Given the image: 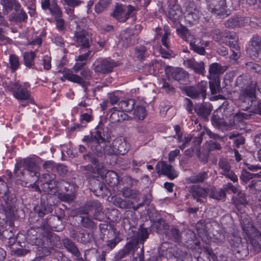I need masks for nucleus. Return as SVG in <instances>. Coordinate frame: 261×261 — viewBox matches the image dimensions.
Wrapping results in <instances>:
<instances>
[{
    "label": "nucleus",
    "instance_id": "1",
    "mask_svg": "<svg viewBox=\"0 0 261 261\" xmlns=\"http://www.w3.org/2000/svg\"><path fill=\"white\" fill-rule=\"evenodd\" d=\"M95 129L97 130L94 136L90 134L85 136L83 139V141L87 144L93 152V153L89 152L84 154L83 158L85 160L96 165V169L99 172V169L103 166L99 163L104 159V148L101 145V143H103L106 139H108V135L107 134L106 138H105V133L103 132L102 134L101 130H103L104 128L102 127L101 122Z\"/></svg>",
    "mask_w": 261,
    "mask_h": 261
},
{
    "label": "nucleus",
    "instance_id": "2",
    "mask_svg": "<svg viewBox=\"0 0 261 261\" xmlns=\"http://www.w3.org/2000/svg\"><path fill=\"white\" fill-rule=\"evenodd\" d=\"M236 86L241 88L239 96V106L244 111L248 110L255 99L256 83L251 82L246 76H239L236 82Z\"/></svg>",
    "mask_w": 261,
    "mask_h": 261
},
{
    "label": "nucleus",
    "instance_id": "3",
    "mask_svg": "<svg viewBox=\"0 0 261 261\" xmlns=\"http://www.w3.org/2000/svg\"><path fill=\"white\" fill-rule=\"evenodd\" d=\"M241 227L248 237L252 249L255 252L261 251V233L254 227L250 217L246 215L243 214L241 216Z\"/></svg>",
    "mask_w": 261,
    "mask_h": 261
},
{
    "label": "nucleus",
    "instance_id": "4",
    "mask_svg": "<svg viewBox=\"0 0 261 261\" xmlns=\"http://www.w3.org/2000/svg\"><path fill=\"white\" fill-rule=\"evenodd\" d=\"M208 83L207 81H201L195 86H189L185 88L186 95L192 99L203 100L205 99L207 95Z\"/></svg>",
    "mask_w": 261,
    "mask_h": 261
},
{
    "label": "nucleus",
    "instance_id": "5",
    "mask_svg": "<svg viewBox=\"0 0 261 261\" xmlns=\"http://www.w3.org/2000/svg\"><path fill=\"white\" fill-rule=\"evenodd\" d=\"M73 40L80 50H86L90 48L92 43V35L85 30L76 31L74 32Z\"/></svg>",
    "mask_w": 261,
    "mask_h": 261
},
{
    "label": "nucleus",
    "instance_id": "6",
    "mask_svg": "<svg viewBox=\"0 0 261 261\" xmlns=\"http://www.w3.org/2000/svg\"><path fill=\"white\" fill-rule=\"evenodd\" d=\"M30 85L28 83L23 85L14 83L8 87L9 91L12 93L13 96L19 100H26L29 99L31 95L28 90Z\"/></svg>",
    "mask_w": 261,
    "mask_h": 261
},
{
    "label": "nucleus",
    "instance_id": "7",
    "mask_svg": "<svg viewBox=\"0 0 261 261\" xmlns=\"http://www.w3.org/2000/svg\"><path fill=\"white\" fill-rule=\"evenodd\" d=\"M118 64L110 58L97 59L93 64V70L95 73L107 74L113 70Z\"/></svg>",
    "mask_w": 261,
    "mask_h": 261
},
{
    "label": "nucleus",
    "instance_id": "8",
    "mask_svg": "<svg viewBox=\"0 0 261 261\" xmlns=\"http://www.w3.org/2000/svg\"><path fill=\"white\" fill-rule=\"evenodd\" d=\"M177 1L168 0V10L167 16L174 24L179 23L182 18V10L180 6L177 3Z\"/></svg>",
    "mask_w": 261,
    "mask_h": 261
},
{
    "label": "nucleus",
    "instance_id": "9",
    "mask_svg": "<svg viewBox=\"0 0 261 261\" xmlns=\"http://www.w3.org/2000/svg\"><path fill=\"white\" fill-rule=\"evenodd\" d=\"M200 8L194 2H189L186 6L185 17L190 24H196L199 19L202 13Z\"/></svg>",
    "mask_w": 261,
    "mask_h": 261
},
{
    "label": "nucleus",
    "instance_id": "10",
    "mask_svg": "<svg viewBox=\"0 0 261 261\" xmlns=\"http://www.w3.org/2000/svg\"><path fill=\"white\" fill-rule=\"evenodd\" d=\"M206 4L208 11L219 17L227 15L225 0H206Z\"/></svg>",
    "mask_w": 261,
    "mask_h": 261
},
{
    "label": "nucleus",
    "instance_id": "11",
    "mask_svg": "<svg viewBox=\"0 0 261 261\" xmlns=\"http://www.w3.org/2000/svg\"><path fill=\"white\" fill-rule=\"evenodd\" d=\"M134 10V8L130 5L126 6L117 4L111 15L119 21L124 22L127 20Z\"/></svg>",
    "mask_w": 261,
    "mask_h": 261
},
{
    "label": "nucleus",
    "instance_id": "12",
    "mask_svg": "<svg viewBox=\"0 0 261 261\" xmlns=\"http://www.w3.org/2000/svg\"><path fill=\"white\" fill-rule=\"evenodd\" d=\"M218 169L220 174L224 175L233 182H238V176L232 170V167L228 160L221 158L218 162Z\"/></svg>",
    "mask_w": 261,
    "mask_h": 261
},
{
    "label": "nucleus",
    "instance_id": "13",
    "mask_svg": "<svg viewBox=\"0 0 261 261\" xmlns=\"http://www.w3.org/2000/svg\"><path fill=\"white\" fill-rule=\"evenodd\" d=\"M14 203L8 200L7 202L2 204V208L0 209V229L7 227L8 217L11 216L13 212Z\"/></svg>",
    "mask_w": 261,
    "mask_h": 261
},
{
    "label": "nucleus",
    "instance_id": "14",
    "mask_svg": "<svg viewBox=\"0 0 261 261\" xmlns=\"http://www.w3.org/2000/svg\"><path fill=\"white\" fill-rule=\"evenodd\" d=\"M156 172L166 176L169 179L173 180L177 177L178 174L173 166L165 161L159 162L155 166Z\"/></svg>",
    "mask_w": 261,
    "mask_h": 261
},
{
    "label": "nucleus",
    "instance_id": "15",
    "mask_svg": "<svg viewBox=\"0 0 261 261\" xmlns=\"http://www.w3.org/2000/svg\"><path fill=\"white\" fill-rule=\"evenodd\" d=\"M205 133L210 137V138L212 139V140L207 141L208 149L210 150H221L222 147L220 143L221 142H224V137L220 136L218 134L213 132L209 129H206Z\"/></svg>",
    "mask_w": 261,
    "mask_h": 261
},
{
    "label": "nucleus",
    "instance_id": "16",
    "mask_svg": "<svg viewBox=\"0 0 261 261\" xmlns=\"http://www.w3.org/2000/svg\"><path fill=\"white\" fill-rule=\"evenodd\" d=\"M69 236L78 242L82 244L90 243L93 239V233L82 229L77 231L74 229L69 230Z\"/></svg>",
    "mask_w": 261,
    "mask_h": 261
},
{
    "label": "nucleus",
    "instance_id": "17",
    "mask_svg": "<svg viewBox=\"0 0 261 261\" xmlns=\"http://www.w3.org/2000/svg\"><path fill=\"white\" fill-rule=\"evenodd\" d=\"M62 73L63 74V76L60 77V80L62 82L67 80L71 82L78 84L84 88H86L89 84V82L84 81L80 75L74 74L70 69L65 68Z\"/></svg>",
    "mask_w": 261,
    "mask_h": 261
},
{
    "label": "nucleus",
    "instance_id": "18",
    "mask_svg": "<svg viewBox=\"0 0 261 261\" xmlns=\"http://www.w3.org/2000/svg\"><path fill=\"white\" fill-rule=\"evenodd\" d=\"M258 114L261 116V100L255 102L252 110L247 113H243L239 112L234 115L236 119H238L239 121H242L243 119H249L254 118V115Z\"/></svg>",
    "mask_w": 261,
    "mask_h": 261
},
{
    "label": "nucleus",
    "instance_id": "19",
    "mask_svg": "<svg viewBox=\"0 0 261 261\" xmlns=\"http://www.w3.org/2000/svg\"><path fill=\"white\" fill-rule=\"evenodd\" d=\"M189 73L181 68H172L169 70L168 76L169 78L178 81L180 83H184L188 81L189 79Z\"/></svg>",
    "mask_w": 261,
    "mask_h": 261
},
{
    "label": "nucleus",
    "instance_id": "20",
    "mask_svg": "<svg viewBox=\"0 0 261 261\" xmlns=\"http://www.w3.org/2000/svg\"><path fill=\"white\" fill-rule=\"evenodd\" d=\"M190 192L194 199L197 202L202 203L203 202V199H205L208 195L209 190L208 188L195 185L191 187Z\"/></svg>",
    "mask_w": 261,
    "mask_h": 261
},
{
    "label": "nucleus",
    "instance_id": "21",
    "mask_svg": "<svg viewBox=\"0 0 261 261\" xmlns=\"http://www.w3.org/2000/svg\"><path fill=\"white\" fill-rule=\"evenodd\" d=\"M250 55L251 57L256 60H261V37L258 35H254L251 41Z\"/></svg>",
    "mask_w": 261,
    "mask_h": 261
},
{
    "label": "nucleus",
    "instance_id": "22",
    "mask_svg": "<svg viewBox=\"0 0 261 261\" xmlns=\"http://www.w3.org/2000/svg\"><path fill=\"white\" fill-rule=\"evenodd\" d=\"M184 65L188 68L193 70L196 73L204 75L205 72L203 62H197L194 59H187L184 61Z\"/></svg>",
    "mask_w": 261,
    "mask_h": 261
},
{
    "label": "nucleus",
    "instance_id": "23",
    "mask_svg": "<svg viewBox=\"0 0 261 261\" xmlns=\"http://www.w3.org/2000/svg\"><path fill=\"white\" fill-rule=\"evenodd\" d=\"M120 42L125 47L133 45L136 42V36L130 29L122 31L120 34Z\"/></svg>",
    "mask_w": 261,
    "mask_h": 261
},
{
    "label": "nucleus",
    "instance_id": "24",
    "mask_svg": "<svg viewBox=\"0 0 261 261\" xmlns=\"http://www.w3.org/2000/svg\"><path fill=\"white\" fill-rule=\"evenodd\" d=\"M40 173L39 170L27 171L23 170L18 173L16 176L22 181H25L26 184L29 182H37L39 179Z\"/></svg>",
    "mask_w": 261,
    "mask_h": 261
},
{
    "label": "nucleus",
    "instance_id": "25",
    "mask_svg": "<svg viewBox=\"0 0 261 261\" xmlns=\"http://www.w3.org/2000/svg\"><path fill=\"white\" fill-rule=\"evenodd\" d=\"M41 240H43L45 245L51 249L58 247L60 244V238L51 231H48L45 234H42Z\"/></svg>",
    "mask_w": 261,
    "mask_h": 261
},
{
    "label": "nucleus",
    "instance_id": "26",
    "mask_svg": "<svg viewBox=\"0 0 261 261\" xmlns=\"http://www.w3.org/2000/svg\"><path fill=\"white\" fill-rule=\"evenodd\" d=\"M14 10L15 12L11 13L8 16V19L10 21L16 23L26 22L27 21V14L21 7V6Z\"/></svg>",
    "mask_w": 261,
    "mask_h": 261
},
{
    "label": "nucleus",
    "instance_id": "27",
    "mask_svg": "<svg viewBox=\"0 0 261 261\" xmlns=\"http://www.w3.org/2000/svg\"><path fill=\"white\" fill-rule=\"evenodd\" d=\"M113 146L117 154L124 155L129 149V145L126 139L123 137L116 138L113 142Z\"/></svg>",
    "mask_w": 261,
    "mask_h": 261
},
{
    "label": "nucleus",
    "instance_id": "28",
    "mask_svg": "<svg viewBox=\"0 0 261 261\" xmlns=\"http://www.w3.org/2000/svg\"><path fill=\"white\" fill-rule=\"evenodd\" d=\"M111 113L109 117L110 121L112 123H116L122 122L128 119V116L123 111L117 109L115 107L110 110Z\"/></svg>",
    "mask_w": 261,
    "mask_h": 261
},
{
    "label": "nucleus",
    "instance_id": "29",
    "mask_svg": "<svg viewBox=\"0 0 261 261\" xmlns=\"http://www.w3.org/2000/svg\"><path fill=\"white\" fill-rule=\"evenodd\" d=\"M212 106L210 102H203L194 108L195 113L204 119H207L212 111Z\"/></svg>",
    "mask_w": 261,
    "mask_h": 261
},
{
    "label": "nucleus",
    "instance_id": "30",
    "mask_svg": "<svg viewBox=\"0 0 261 261\" xmlns=\"http://www.w3.org/2000/svg\"><path fill=\"white\" fill-rule=\"evenodd\" d=\"M232 32L227 30L220 31L219 29L213 30L211 32V35L213 39L220 43H224L227 41L228 37L231 35L230 34Z\"/></svg>",
    "mask_w": 261,
    "mask_h": 261
},
{
    "label": "nucleus",
    "instance_id": "31",
    "mask_svg": "<svg viewBox=\"0 0 261 261\" xmlns=\"http://www.w3.org/2000/svg\"><path fill=\"white\" fill-rule=\"evenodd\" d=\"M113 204L121 209H133L137 211L139 206H135L134 202L127 199H124L120 197H116L114 198Z\"/></svg>",
    "mask_w": 261,
    "mask_h": 261
},
{
    "label": "nucleus",
    "instance_id": "32",
    "mask_svg": "<svg viewBox=\"0 0 261 261\" xmlns=\"http://www.w3.org/2000/svg\"><path fill=\"white\" fill-rule=\"evenodd\" d=\"M233 254L238 259H244L249 254L248 245L244 242L236 248L232 249Z\"/></svg>",
    "mask_w": 261,
    "mask_h": 261
},
{
    "label": "nucleus",
    "instance_id": "33",
    "mask_svg": "<svg viewBox=\"0 0 261 261\" xmlns=\"http://www.w3.org/2000/svg\"><path fill=\"white\" fill-rule=\"evenodd\" d=\"M225 70L226 68L222 66L220 64L213 63L209 66V75L207 77L209 80H212V79H219V75L222 74Z\"/></svg>",
    "mask_w": 261,
    "mask_h": 261
},
{
    "label": "nucleus",
    "instance_id": "34",
    "mask_svg": "<svg viewBox=\"0 0 261 261\" xmlns=\"http://www.w3.org/2000/svg\"><path fill=\"white\" fill-rule=\"evenodd\" d=\"M165 237L169 240L175 243H180L182 239V232L176 227L172 225L166 231Z\"/></svg>",
    "mask_w": 261,
    "mask_h": 261
},
{
    "label": "nucleus",
    "instance_id": "35",
    "mask_svg": "<svg viewBox=\"0 0 261 261\" xmlns=\"http://www.w3.org/2000/svg\"><path fill=\"white\" fill-rule=\"evenodd\" d=\"M3 6V14L8 15L13 9L19 8L21 4L17 0H1Z\"/></svg>",
    "mask_w": 261,
    "mask_h": 261
},
{
    "label": "nucleus",
    "instance_id": "36",
    "mask_svg": "<svg viewBox=\"0 0 261 261\" xmlns=\"http://www.w3.org/2000/svg\"><path fill=\"white\" fill-rule=\"evenodd\" d=\"M190 49L200 55H204L206 54L204 47L203 46V42L201 39L193 38L189 41Z\"/></svg>",
    "mask_w": 261,
    "mask_h": 261
},
{
    "label": "nucleus",
    "instance_id": "37",
    "mask_svg": "<svg viewBox=\"0 0 261 261\" xmlns=\"http://www.w3.org/2000/svg\"><path fill=\"white\" fill-rule=\"evenodd\" d=\"M36 53L34 51L25 52L23 55L24 64L29 68L42 70L41 68L38 67L35 65L34 59L36 57Z\"/></svg>",
    "mask_w": 261,
    "mask_h": 261
},
{
    "label": "nucleus",
    "instance_id": "38",
    "mask_svg": "<svg viewBox=\"0 0 261 261\" xmlns=\"http://www.w3.org/2000/svg\"><path fill=\"white\" fill-rule=\"evenodd\" d=\"M0 198L3 199L4 202H7L8 200L13 202H15V198L10 196V191L6 182L1 178H0Z\"/></svg>",
    "mask_w": 261,
    "mask_h": 261
},
{
    "label": "nucleus",
    "instance_id": "39",
    "mask_svg": "<svg viewBox=\"0 0 261 261\" xmlns=\"http://www.w3.org/2000/svg\"><path fill=\"white\" fill-rule=\"evenodd\" d=\"M63 244L67 250L76 257H80L81 253L75 244L70 239L66 238L62 240Z\"/></svg>",
    "mask_w": 261,
    "mask_h": 261
},
{
    "label": "nucleus",
    "instance_id": "40",
    "mask_svg": "<svg viewBox=\"0 0 261 261\" xmlns=\"http://www.w3.org/2000/svg\"><path fill=\"white\" fill-rule=\"evenodd\" d=\"M85 210H80L81 214H87L90 211L94 210L95 212L97 211H102V207L100 202L96 200H92L88 201L85 204Z\"/></svg>",
    "mask_w": 261,
    "mask_h": 261
},
{
    "label": "nucleus",
    "instance_id": "41",
    "mask_svg": "<svg viewBox=\"0 0 261 261\" xmlns=\"http://www.w3.org/2000/svg\"><path fill=\"white\" fill-rule=\"evenodd\" d=\"M34 210L39 217H43L53 211L52 207L46 204L45 201H43L42 199L41 200L40 204L34 208Z\"/></svg>",
    "mask_w": 261,
    "mask_h": 261
},
{
    "label": "nucleus",
    "instance_id": "42",
    "mask_svg": "<svg viewBox=\"0 0 261 261\" xmlns=\"http://www.w3.org/2000/svg\"><path fill=\"white\" fill-rule=\"evenodd\" d=\"M149 56L147 48L142 45L134 48V57L139 61H144Z\"/></svg>",
    "mask_w": 261,
    "mask_h": 261
},
{
    "label": "nucleus",
    "instance_id": "43",
    "mask_svg": "<svg viewBox=\"0 0 261 261\" xmlns=\"http://www.w3.org/2000/svg\"><path fill=\"white\" fill-rule=\"evenodd\" d=\"M38 246L37 251L39 255L41 257L49 255L50 254V249H51L49 246L45 245L43 240H41L40 239H37L35 242Z\"/></svg>",
    "mask_w": 261,
    "mask_h": 261
},
{
    "label": "nucleus",
    "instance_id": "44",
    "mask_svg": "<svg viewBox=\"0 0 261 261\" xmlns=\"http://www.w3.org/2000/svg\"><path fill=\"white\" fill-rule=\"evenodd\" d=\"M120 192L124 197L132 199H136L140 195V193L138 190L127 187L122 188Z\"/></svg>",
    "mask_w": 261,
    "mask_h": 261
},
{
    "label": "nucleus",
    "instance_id": "45",
    "mask_svg": "<svg viewBox=\"0 0 261 261\" xmlns=\"http://www.w3.org/2000/svg\"><path fill=\"white\" fill-rule=\"evenodd\" d=\"M59 181L56 180V179L49 183L48 185H41L43 190L50 195L56 194L59 189Z\"/></svg>",
    "mask_w": 261,
    "mask_h": 261
},
{
    "label": "nucleus",
    "instance_id": "46",
    "mask_svg": "<svg viewBox=\"0 0 261 261\" xmlns=\"http://www.w3.org/2000/svg\"><path fill=\"white\" fill-rule=\"evenodd\" d=\"M107 189L105 184L99 180H95L93 186L91 188L93 193L97 196L104 194Z\"/></svg>",
    "mask_w": 261,
    "mask_h": 261
},
{
    "label": "nucleus",
    "instance_id": "47",
    "mask_svg": "<svg viewBox=\"0 0 261 261\" xmlns=\"http://www.w3.org/2000/svg\"><path fill=\"white\" fill-rule=\"evenodd\" d=\"M136 102L134 99H128L119 102V106L124 112H131L135 109Z\"/></svg>",
    "mask_w": 261,
    "mask_h": 261
},
{
    "label": "nucleus",
    "instance_id": "48",
    "mask_svg": "<svg viewBox=\"0 0 261 261\" xmlns=\"http://www.w3.org/2000/svg\"><path fill=\"white\" fill-rule=\"evenodd\" d=\"M155 231L158 233H163L166 235V232L170 227L168 223L164 219H160L154 223Z\"/></svg>",
    "mask_w": 261,
    "mask_h": 261
},
{
    "label": "nucleus",
    "instance_id": "49",
    "mask_svg": "<svg viewBox=\"0 0 261 261\" xmlns=\"http://www.w3.org/2000/svg\"><path fill=\"white\" fill-rule=\"evenodd\" d=\"M244 18L241 17H231L227 20L225 23V25L227 28H231L240 27L244 24Z\"/></svg>",
    "mask_w": 261,
    "mask_h": 261
},
{
    "label": "nucleus",
    "instance_id": "50",
    "mask_svg": "<svg viewBox=\"0 0 261 261\" xmlns=\"http://www.w3.org/2000/svg\"><path fill=\"white\" fill-rule=\"evenodd\" d=\"M80 222L83 227L89 230H93L97 228L96 224L88 216L81 217Z\"/></svg>",
    "mask_w": 261,
    "mask_h": 261
},
{
    "label": "nucleus",
    "instance_id": "51",
    "mask_svg": "<svg viewBox=\"0 0 261 261\" xmlns=\"http://www.w3.org/2000/svg\"><path fill=\"white\" fill-rule=\"evenodd\" d=\"M136 215L134 212L132 211H125L123 217V222L124 224L127 223L130 227L134 226L136 223Z\"/></svg>",
    "mask_w": 261,
    "mask_h": 261
},
{
    "label": "nucleus",
    "instance_id": "52",
    "mask_svg": "<svg viewBox=\"0 0 261 261\" xmlns=\"http://www.w3.org/2000/svg\"><path fill=\"white\" fill-rule=\"evenodd\" d=\"M208 177L207 173L201 171L197 174H194L188 178V181L190 183L202 182Z\"/></svg>",
    "mask_w": 261,
    "mask_h": 261
},
{
    "label": "nucleus",
    "instance_id": "53",
    "mask_svg": "<svg viewBox=\"0 0 261 261\" xmlns=\"http://www.w3.org/2000/svg\"><path fill=\"white\" fill-rule=\"evenodd\" d=\"M176 32L178 36L187 42H189L194 37L192 35L190 34L188 29L182 25L176 29Z\"/></svg>",
    "mask_w": 261,
    "mask_h": 261
},
{
    "label": "nucleus",
    "instance_id": "54",
    "mask_svg": "<svg viewBox=\"0 0 261 261\" xmlns=\"http://www.w3.org/2000/svg\"><path fill=\"white\" fill-rule=\"evenodd\" d=\"M106 181L111 187L116 186L119 183L118 174L114 171H110L107 172L106 176Z\"/></svg>",
    "mask_w": 261,
    "mask_h": 261
},
{
    "label": "nucleus",
    "instance_id": "55",
    "mask_svg": "<svg viewBox=\"0 0 261 261\" xmlns=\"http://www.w3.org/2000/svg\"><path fill=\"white\" fill-rule=\"evenodd\" d=\"M208 195L213 199L219 200L225 197V193L222 189H216L215 188H211L208 189Z\"/></svg>",
    "mask_w": 261,
    "mask_h": 261
},
{
    "label": "nucleus",
    "instance_id": "56",
    "mask_svg": "<svg viewBox=\"0 0 261 261\" xmlns=\"http://www.w3.org/2000/svg\"><path fill=\"white\" fill-rule=\"evenodd\" d=\"M230 37H228L227 41L225 42L226 45L229 46L232 49L238 50L240 48L238 44V38L234 32H232Z\"/></svg>",
    "mask_w": 261,
    "mask_h": 261
},
{
    "label": "nucleus",
    "instance_id": "57",
    "mask_svg": "<svg viewBox=\"0 0 261 261\" xmlns=\"http://www.w3.org/2000/svg\"><path fill=\"white\" fill-rule=\"evenodd\" d=\"M212 125L218 129H221L228 125L227 123L221 118L218 115H214L211 118Z\"/></svg>",
    "mask_w": 261,
    "mask_h": 261
},
{
    "label": "nucleus",
    "instance_id": "58",
    "mask_svg": "<svg viewBox=\"0 0 261 261\" xmlns=\"http://www.w3.org/2000/svg\"><path fill=\"white\" fill-rule=\"evenodd\" d=\"M208 82L210 89L211 90V94L214 95L220 92V80L219 79H212L210 80Z\"/></svg>",
    "mask_w": 261,
    "mask_h": 261
},
{
    "label": "nucleus",
    "instance_id": "59",
    "mask_svg": "<svg viewBox=\"0 0 261 261\" xmlns=\"http://www.w3.org/2000/svg\"><path fill=\"white\" fill-rule=\"evenodd\" d=\"M133 114L136 119L143 120L146 115V111L144 107L137 106L134 110Z\"/></svg>",
    "mask_w": 261,
    "mask_h": 261
},
{
    "label": "nucleus",
    "instance_id": "60",
    "mask_svg": "<svg viewBox=\"0 0 261 261\" xmlns=\"http://www.w3.org/2000/svg\"><path fill=\"white\" fill-rule=\"evenodd\" d=\"M111 0H99L95 6L96 13L100 14L106 10L110 4Z\"/></svg>",
    "mask_w": 261,
    "mask_h": 261
},
{
    "label": "nucleus",
    "instance_id": "61",
    "mask_svg": "<svg viewBox=\"0 0 261 261\" xmlns=\"http://www.w3.org/2000/svg\"><path fill=\"white\" fill-rule=\"evenodd\" d=\"M87 113H83L81 114L80 116V120L81 122V124H76V126H74V128H75V127L80 128V127H82V124H83L84 121H85L87 123H88L92 121V120L93 119V117L92 115V110L91 109H87Z\"/></svg>",
    "mask_w": 261,
    "mask_h": 261
},
{
    "label": "nucleus",
    "instance_id": "62",
    "mask_svg": "<svg viewBox=\"0 0 261 261\" xmlns=\"http://www.w3.org/2000/svg\"><path fill=\"white\" fill-rule=\"evenodd\" d=\"M10 68L12 72H15L20 66L19 59L18 56L11 54L9 56Z\"/></svg>",
    "mask_w": 261,
    "mask_h": 261
},
{
    "label": "nucleus",
    "instance_id": "63",
    "mask_svg": "<svg viewBox=\"0 0 261 261\" xmlns=\"http://www.w3.org/2000/svg\"><path fill=\"white\" fill-rule=\"evenodd\" d=\"M51 15L55 16V18L62 17L63 15L61 9L56 3H52L50 7L48 9Z\"/></svg>",
    "mask_w": 261,
    "mask_h": 261
},
{
    "label": "nucleus",
    "instance_id": "64",
    "mask_svg": "<svg viewBox=\"0 0 261 261\" xmlns=\"http://www.w3.org/2000/svg\"><path fill=\"white\" fill-rule=\"evenodd\" d=\"M229 242L231 246V249L237 247L240 244L243 243L242 242V238L239 236L235 234H232L230 236Z\"/></svg>",
    "mask_w": 261,
    "mask_h": 261
}]
</instances>
